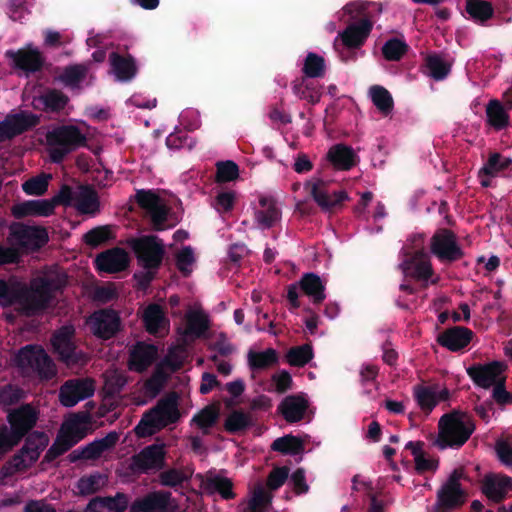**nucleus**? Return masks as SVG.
Segmentation results:
<instances>
[{
    "label": "nucleus",
    "mask_w": 512,
    "mask_h": 512,
    "mask_svg": "<svg viewBox=\"0 0 512 512\" xmlns=\"http://www.w3.org/2000/svg\"><path fill=\"white\" fill-rule=\"evenodd\" d=\"M180 417L178 395L172 393L160 399L154 407L144 412L134 428V432L139 438L152 436L165 427L177 423Z\"/></svg>",
    "instance_id": "nucleus-1"
},
{
    "label": "nucleus",
    "mask_w": 512,
    "mask_h": 512,
    "mask_svg": "<svg viewBox=\"0 0 512 512\" xmlns=\"http://www.w3.org/2000/svg\"><path fill=\"white\" fill-rule=\"evenodd\" d=\"M438 428L439 433L435 445L443 450L462 447L474 432L475 424L467 413L453 410L440 418Z\"/></svg>",
    "instance_id": "nucleus-2"
},
{
    "label": "nucleus",
    "mask_w": 512,
    "mask_h": 512,
    "mask_svg": "<svg viewBox=\"0 0 512 512\" xmlns=\"http://www.w3.org/2000/svg\"><path fill=\"white\" fill-rule=\"evenodd\" d=\"M18 304V314L33 317L44 312L49 305L35 296L26 285L8 282L0 278V305L10 307Z\"/></svg>",
    "instance_id": "nucleus-3"
},
{
    "label": "nucleus",
    "mask_w": 512,
    "mask_h": 512,
    "mask_svg": "<svg viewBox=\"0 0 512 512\" xmlns=\"http://www.w3.org/2000/svg\"><path fill=\"white\" fill-rule=\"evenodd\" d=\"M48 443L49 437L45 432L33 431L27 434L22 448L0 468V475L7 478L28 470L37 462Z\"/></svg>",
    "instance_id": "nucleus-4"
},
{
    "label": "nucleus",
    "mask_w": 512,
    "mask_h": 512,
    "mask_svg": "<svg viewBox=\"0 0 512 512\" xmlns=\"http://www.w3.org/2000/svg\"><path fill=\"white\" fill-rule=\"evenodd\" d=\"M46 142L53 163H61L68 154L88 146L86 135L75 125H61L48 131Z\"/></svg>",
    "instance_id": "nucleus-5"
},
{
    "label": "nucleus",
    "mask_w": 512,
    "mask_h": 512,
    "mask_svg": "<svg viewBox=\"0 0 512 512\" xmlns=\"http://www.w3.org/2000/svg\"><path fill=\"white\" fill-rule=\"evenodd\" d=\"M14 362L23 372L33 373L41 380H51L57 373L53 360L40 345L29 344L20 348Z\"/></svg>",
    "instance_id": "nucleus-6"
},
{
    "label": "nucleus",
    "mask_w": 512,
    "mask_h": 512,
    "mask_svg": "<svg viewBox=\"0 0 512 512\" xmlns=\"http://www.w3.org/2000/svg\"><path fill=\"white\" fill-rule=\"evenodd\" d=\"M343 10L350 15L353 22L339 33V37L343 46L350 53L351 50L359 49L365 44L373 29V22L366 17L356 21V18L364 13L365 7L362 4L348 3Z\"/></svg>",
    "instance_id": "nucleus-7"
},
{
    "label": "nucleus",
    "mask_w": 512,
    "mask_h": 512,
    "mask_svg": "<svg viewBox=\"0 0 512 512\" xmlns=\"http://www.w3.org/2000/svg\"><path fill=\"white\" fill-rule=\"evenodd\" d=\"M139 264L145 270H158L165 254L164 245L155 235H145L129 241Z\"/></svg>",
    "instance_id": "nucleus-8"
},
{
    "label": "nucleus",
    "mask_w": 512,
    "mask_h": 512,
    "mask_svg": "<svg viewBox=\"0 0 512 512\" xmlns=\"http://www.w3.org/2000/svg\"><path fill=\"white\" fill-rule=\"evenodd\" d=\"M431 253L444 264L461 260L465 253L457 241L456 234L448 229H438L430 239Z\"/></svg>",
    "instance_id": "nucleus-9"
},
{
    "label": "nucleus",
    "mask_w": 512,
    "mask_h": 512,
    "mask_svg": "<svg viewBox=\"0 0 512 512\" xmlns=\"http://www.w3.org/2000/svg\"><path fill=\"white\" fill-rule=\"evenodd\" d=\"M8 241L13 246L36 251L48 243L49 236L44 227L17 222L10 226Z\"/></svg>",
    "instance_id": "nucleus-10"
},
{
    "label": "nucleus",
    "mask_w": 512,
    "mask_h": 512,
    "mask_svg": "<svg viewBox=\"0 0 512 512\" xmlns=\"http://www.w3.org/2000/svg\"><path fill=\"white\" fill-rule=\"evenodd\" d=\"M74 337L75 328L73 325L61 326L51 337V344L55 353L67 365L79 364L85 360V355L77 350Z\"/></svg>",
    "instance_id": "nucleus-11"
},
{
    "label": "nucleus",
    "mask_w": 512,
    "mask_h": 512,
    "mask_svg": "<svg viewBox=\"0 0 512 512\" xmlns=\"http://www.w3.org/2000/svg\"><path fill=\"white\" fill-rule=\"evenodd\" d=\"M165 466V445L154 443L131 457L129 469L134 474H148L150 471H159Z\"/></svg>",
    "instance_id": "nucleus-12"
},
{
    "label": "nucleus",
    "mask_w": 512,
    "mask_h": 512,
    "mask_svg": "<svg viewBox=\"0 0 512 512\" xmlns=\"http://www.w3.org/2000/svg\"><path fill=\"white\" fill-rule=\"evenodd\" d=\"M38 419L39 411L31 404H22L7 414L9 431L19 443L34 428Z\"/></svg>",
    "instance_id": "nucleus-13"
},
{
    "label": "nucleus",
    "mask_w": 512,
    "mask_h": 512,
    "mask_svg": "<svg viewBox=\"0 0 512 512\" xmlns=\"http://www.w3.org/2000/svg\"><path fill=\"white\" fill-rule=\"evenodd\" d=\"M305 189L309 191L314 201L323 211H332L337 209L349 199L347 192L344 190L330 193L328 190V183L322 179L307 181L305 183Z\"/></svg>",
    "instance_id": "nucleus-14"
},
{
    "label": "nucleus",
    "mask_w": 512,
    "mask_h": 512,
    "mask_svg": "<svg viewBox=\"0 0 512 512\" xmlns=\"http://www.w3.org/2000/svg\"><path fill=\"white\" fill-rule=\"evenodd\" d=\"M95 382L90 378H76L67 380L59 391L60 403L65 407H73L78 402L93 396Z\"/></svg>",
    "instance_id": "nucleus-15"
},
{
    "label": "nucleus",
    "mask_w": 512,
    "mask_h": 512,
    "mask_svg": "<svg viewBox=\"0 0 512 512\" xmlns=\"http://www.w3.org/2000/svg\"><path fill=\"white\" fill-rule=\"evenodd\" d=\"M90 327L97 338L108 340L120 331L121 318L114 309H100L90 316Z\"/></svg>",
    "instance_id": "nucleus-16"
},
{
    "label": "nucleus",
    "mask_w": 512,
    "mask_h": 512,
    "mask_svg": "<svg viewBox=\"0 0 512 512\" xmlns=\"http://www.w3.org/2000/svg\"><path fill=\"white\" fill-rule=\"evenodd\" d=\"M399 268L406 277L417 281H427L433 275L431 261L423 250L407 253Z\"/></svg>",
    "instance_id": "nucleus-17"
},
{
    "label": "nucleus",
    "mask_w": 512,
    "mask_h": 512,
    "mask_svg": "<svg viewBox=\"0 0 512 512\" xmlns=\"http://www.w3.org/2000/svg\"><path fill=\"white\" fill-rule=\"evenodd\" d=\"M507 366L500 361H492L486 364H474L467 368V374L475 385L488 389L500 382L502 373Z\"/></svg>",
    "instance_id": "nucleus-18"
},
{
    "label": "nucleus",
    "mask_w": 512,
    "mask_h": 512,
    "mask_svg": "<svg viewBox=\"0 0 512 512\" xmlns=\"http://www.w3.org/2000/svg\"><path fill=\"white\" fill-rule=\"evenodd\" d=\"M91 425V414L88 411H80L72 414L65 420L59 432L68 439L69 442H73V446H75L88 435L91 431Z\"/></svg>",
    "instance_id": "nucleus-19"
},
{
    "label": "nucleus",
    "mask_w": 512,
    "mask_h": 512,
    "mask_svg": "<svg viewBox=\"0 0 512 512\" xmlns=\"http://www.w3.org/2000/svg\"><path fill=\"white\" fill-rule=\"evenodd\" d=\"M5 56L13 61L15 68L27 74L41 71L45 63L43 54L38 49L31 47L17 51L7 50Z\"/></svg>",
    "instance_id": "nucleus-20"
},
{
    "label": "nucleus",
    "mask_w": 512,
    "mask_h": 512,
    "mask_svg": "<svg viewBox=\"0 0 512 512\" xmlns=\"http://www.w3.org/2000/svg\"><path fill=\"white\" fill-rule=\"evenodd\" d=\"M158 349L154 344L137 342L130 350L129 369L142 373L150 367L156 360Z\"/></svg>",
    "instance_id": "nucleus-21"
},
{
    "label": "nucleus",
    "mask_w": 512,
    "mask_h": 512,
    "mask_svg": "<svg viewBox=\"0 0 512 512\" xmlns=\"http://www.w3.org/2000/svg\"><path fill=\"white\" fill-rule=\"evenodd\" d=\"M473 331L463 326H454L446 329L437 337V342L442 347L457 352L469 345L473 338Z\"/></svg>",
    "instance_id": "nucleus-22"
},
{
    "label": "nucleus",
    "mask_w": 512,
    "mask_h": 512,
    "mask_svg": "<svg viewBox=\"0 0 512 512\" xmlns=\"http://www.w3.org/2000/svg\"><path fill=\"white\" fill-rule=\"evenodd\" d=\"M99 271L117 273L125 270L129 265L127 252L122 248H112L100 253L95 259Z\"/></svg>",
    "instance_id": "nucleus-23"
},
{
    "label": "nucleus",
    "mask_w": 512,
    "mask_h": 512,
    "mask_svg": "<svg viewBox=\"0 0 512 512\" xmlns=\"http://www.w3.org/2000/svg\"><path fill=\"white\" fill-rule=\"evenodd\" d=\"M171 499L168 491H154L137 498L130 505V512H165Z\"/></svg>",
    "instance_id": "nucleus-24"
},
{
    "label": "nucleus",
    "mask_w": 512,
    "mask_h": 512,
    "mask_svg": "<svg viewBox=\"0 0 512 512\" xmlns=\"http://www.w3.org/2000/svg\"><path fill=\"white\" fill-rule=\"evenodd\" d=\"M129 506V496L123 492H117L115 496H97L88 503L91 512H125Z\"/></svg>",
    "instance_id": "nucleus-25"
},
{
    "label": "nucleus",
    "mask_w": 512,
    "mask_h": 512,
    "mask_svg": "<svg viewBox=\"0 0 512 512\" xmlns=\"http://www.w3.org/2000/svg\"><path fill=\"white\" fill-rule=\"evenodd\" d=\"M512 489V478L506 475H487L482 484V492L495 503L502 502Z\"/></svg>",
    "instance_id": "nucleus-26"
},
{
    "label": "nucleus",
    "mask_w": 512,
    "mask_h": 512,
    "mask_svg": "<svg viewBox=\"0 0 512 512\" xmlns=\"http://www.w3.org/2000/svg\"><path fill=\"white\" fill-rule=\"evenodd\" d=\"M53 213V205L49 199L27 200L14 205L12 208V215L16 219H23L28 216L48 217Z\"/></svg>",
    "instance_id": "nucleus-27"
},
{
    "label": "nucleus",
    "mask_w": 512,
    "mask_h": 512,
    "mask_svg": "<svg viewBox=\"0 0 512 512\" xmlns=\"http://www.w3.org/2000/svg\"><path fill=\"white\" fill-rule=\"evenodd\" d=\"M308 401L300 395L285 397L278 406V411L288 423H296L304 418Z\"/></svg>",
    "instance_id": "nucleus-28"
},
{
    "label": "nucleus",
    "mask_w": 512,
    "mask_h": 512,
    "mask_svg": "<svg viewBox=\"0 0 512 512\" xmlns=\"http://www.w3.org/2000/svg\"><path fill=\"white\" fill-rule=\"evenodd\" d=\"M69 97L60 90L49 88L40 96L34 98L35 108H41L45 112L58 113L66 107Z\"/></svg>",
    "instance_id": "nucleus-29"
},
{
    "label": "nucleus",
    "mask_w": 512,
    "mask_h": 512,
    "mask_svg": "<svg viewBox=\"0 0 512 512\" xmlns=\"http://www.w3.org/2000/svg\"><path fill=\"white\" fill-rule=\"evenodd\" d=\"M327 159L334 168L342 171L352 169L358 162L355 151L345 144L332 146L327 153Z\"/></svg>",
    "instance_id": "nucleus-30"
},
{
    "label": "nucleus",
    "mask_w": 512,
    "mask_h": 512,
    "mask_svg": "<svg viewBox=\"0 0 512 512\" xmlns=\"http://www.w3.org/2000/svg\"><path fill=\"white\" fill-rule=\"evenodd\" d=\"M298 284L300 290L312 300L313 304L318 305L325 300V284L319 275L313 272L304 273Z\"/></svg>",
    "instance_id": "nucleus-31"
},
{
    "label": "nucleus",
    "mask_w": 512,
    "mask_h": 512,
    "mask_svg": "<svg viewBox=\"0 0 512 512\" xmlns=\"http://www.w3.org/2000/svg\"><path fill=\"white\" fill-rule=\"evenodd\" d=\"M110 64L116 78L120 81H130L137 74V66L132 55L122 56L117 52L109 55Z\"/></svg>",
    "instance_id": "nucleus-32"
},
{
    "label": "nucleus",
    "mask_w": 512,
    "mask_h": 512,
    "mask_svg": "<svg viewBox=\"0 0 512 512\" xmlns=\"http://www.w3.org/2000/svg\"><path fill=\"white\" fill-rule=\"evenodd\" d=\"M465 502V492L461 487L443 484L437 493V506L442 512L462 506Z\"/></svg>",
    "instance_id": "nucleus-33"
},
{
    "label": "nucleus",
    "mask_w": 512,
    "mask_h": 512,
    "mask_svg": "<svg viewBox=\"0 0 512 512\" xmlns=\"http://www.w3.org/2000/svg\"><path fill=\"white\" fill-rule=\"evenodd\" d=\"M142 320L146 331L151 335L159 334L168 324L162 307L156 303L149 304L145 308Z\"/></svg>",
    "instance_id": "nucleus-34"
},
{
    "label": "nucleus",
    "mask_w": 512,
    "mask_h": 512,
    "mask_svg": "<svg viewBox=\"0 0 512 512\" xmlns=\"http://www.w3.org/2000/svg\"><path fill=\"white\" fill-rule=\"evenodd\" d=\"M262 209L255 211V220L260 228L269 229L280 219L281 212L272 198L261 197Z\"/></svg>",
    "instance_id": "nucleus-35"
},
{
    "label": "nucleus",
    "mask_w": 512,
    "mask_h": 512,
    "mask_svg": "<svg viewBox=\"0 0 512 512\" xmlns=\"http://www.w3.org/2000/svg\"><path fill=\"white\" fill-rule=\"evenodd\" d=\"M74 206L82 214L97 213L100 208V201L96 190L89 185L81 186L75 196Z\"/></svg>",
    "instance_id": "nucleus-36"
},
{
    "label": "nucleus",
    "mask_w": 512,
    "mask_h": 512,
    "mask_svg": "<svg viewBox=\"0 0 512 512\" xmlns=\"http://www.w3.org/2000/svg\"><path fill=\"white\" fill-rule=\"evenodd\" d=\"M425 67L432 79L441 81L450 74L452 62L441 54L432 53L426 56Z\"/></svg>",
    "instance_id": "nucleus-37"
},
{
    "label": "nucleus",
    "mask_w": 512,
    "mask_h": 512,
    "mask_svg": "<svg viewBox=\"0 0 512 512\" xmlns=\"http://www.w3.org/2000/svg\"><path fill=\"white\" fill-rule=\"evenodd\" d=\"M185 335L201 338L209 329L210 323L207 315L202 311L190 310L185 315Z\"/></svg>",
    "instance_id": "nucleus-38"
},
{
    "label": "nucleus",
    "mask_w": 512,
    "mask_h": 512,
    "mask_svg": "<svg viewBox=\"0 0 512 512\" xmlns=\"http://www.w3.org/2000/svg\"><path fill=\"white\" fill-rule=\"evenodd\" d=\"M486 117L487 123L497 131L505 129L509 124V115L497 99L490 100L487 104Z\"/></svg>",
    "instance_id": "nucleus-39"
},
{
    "label": "nucleus",
    "mask_w": 512,
    "mask_h": 512,
    "mask_svg": "<svg viewBox=\"0 0 512 512\" xmlns=\"http://www.w3.org/2000/svg\"><path fill=\"white\" fill-rule=\"evenodd\" d=\"M219 415L217 406L207 405L192 417L190 424L201 429L203 435H208L210 429L217 423Z\"/></svg>",
    "instance_id": "nucleus-40"
},
{
    "label": "nucleus",
    "mask_w": 512,
    "mask_h": 512,
    "mask_svg": "<svg viewBox=\"0 0 512 512\" xmlns=\"http://www.w3.org/2000/svg\"><path fill=\"white\" fill-rule=\"evenodd\" d=\"M292 91L299 99L307 100L311 104L318 103L321 98L319 89L305 76L292 82Z\"/></svg>",
    "instance_id": "nucleus-41"
},
{
    "label": "nucleus",
    "mask_w": 512,
    "mask_h": 512,
    "mask_svg": "<svg viewBox=\"0 0 512 512\" xmlns=\"http://www.w3.org/2000/svg\"><path fill=\"white\" fill-rule=\"evenodd\" d=\"M253 425L252 417L242 410H233L225 419L223 427L230 434L244 432Z\"/></svg>",
    "instance_id": "nucleus-42"
},
{
    "label": "nucleus",
    "mask_w": 512,
    "mask_h": 512,
    "mask_svg": "<svg viewBox=\"0 0 512 512\" xmlns=\"http://www.w3.org/2000/svg\"><path fill=\"white\" fill-rule=\"evenodd\" d=\"M413 396L418 406L426 414H429L438 404L437 391L434 386L416 385L413 388Z\"/></svg>",
    "instance_id": "nucleus-43"
},
{
    "label": "nucleus",
    "mask_w": 512,
    "mask_h": 512,
    "mask_svg": "<svg viewBox=\"0 0 512 512\" xmlns=\"http://www.w3.org/2000/svg\"><path fill=\"white\" fill-rule=\"evenodd\" d=\"M278 361V355L275 349L268 348L265 351L248 353V364L251 370L261 371L270 368Z\"/></svg>",
    "instance_id": "nucleus-44"
},
{
    "label": "nucleus",
    "mask_w": 512,
    "mask_h": 512,
    "mask_svg": "<svg viewBox=\"0 0 512 512\" xmlns=\"http://www.w3.org/2000/svg\"><path fill=\"white\" fill-rule=\"evenodd\" d=\"M273 451L283 455H298L304 451L303 441L291 434L275 439L271 445Z\"/></svg>",
    "instance_id": "nucleus-45"
},
{
    "label": "nucleus",
    "mask_w": 512,
    "mask_h": 512,
    "mask_svg": "<svg viewBox=\"0 0 512 512\" xmlns=\"http://www.w3.org/2000/svg\"><path fill=\"white\" fill-rule=\"evenodd\" d=\"M371 100L375 107L384 115H389L394 108L391 93L383 86L374 85L369 90Z\"/></svg>",
    "instance_id": "nucleus-46"
},
{
    "label": "nucleus",
    "mask_w": 512,
    "mask_h": 512,
    "mask_svg": "<svg viewBox=\"0 0 512 512\" xmlns=\"http://www.w3.org/2000/svg\"><path fill=\"white\" fill-rule=\"evenodd\" d=\"M466 12L475 22L484 23L492 18L494 9L488 1L468 0L466 3Z\"/></svg>",
    "instance_id": "nucleus-47"
},
{
    "label": "nucleus",
    "mask_w": 512,
    "mask_h": 512,
    "mask_svg": "<svg viewBox=\"0 0 512 512\" xmlns=\"http://www.w3.org/2000/svg\"><path fill=\"white\" fill-rule=\"evenodd\" d=\"M511 164V158L505 157L498 152H493L490 153L486 163L481 168V174L497 177L501 172L508 169Z\"/></svg>",
    "instance_id": "nucleus-48"
},
{
    "label": "nucleus",
    "mask_w": 512,
    "mask_h": 512,
    "mask_svg": "<svg viewBox=\"0 0 512 512\" xmlns=\"http://www.w3.org/2000/svg\"><path fill=\"white\" fill-rule=\"evenodd\" d=\"M7 116L9 120H11V124L17 136L31 130L40 123V117L31 112L21 111Z\"/></svg>",
    "instance_id": "nucleus-49"
},
{
    "label": "nucleus",
    "mask_w": 512,
    "mask_h": 512,
    "mask_svg": "<svg viewBox=\"0 0 512 512\" xmlns=\"http://www.w3.org/2000/svg\"><path fill=\"white\" fill-rule=\"evenodd\" d=\"M303 76L307 78H322L326 72L325 60L322 56L309 52L305 57L303 67Z\"/></svg>",
    "instance_id": "nucleus-50"
},
{
    "label": "nucleus",
    "mask_w": 512,
    "mask_h": 512,
    "mask_svg": "<svg viewBox=\"0 0 512 512\" xmlns=\"http://www.w3.org/2000/svg\"><path fill=\"white\" fill-rule=\"evenodd\" d=\"M114 238L112 226H97L83 235V241L86 245L96 248L105 244Z\"/></svg>",
    "instance_id": "nucleus-51"
},
{
    "label": "nucleus",
    "mask_w": 512,
    "mask_h": 512,
    "mask_svg": "<svg viewBox=\"0 0 512 512\" xmlns=\"http://www.w3.org/2000/svg\"><path fill=\"white\" fill-rule=\"evenodd\" d=\"M313 349L310 344L292 347L286 354L287 362L294 367H304L313 358Z\"/></svg>",
    "instance_id": "nucleus-52"
},
{
    "label": "nucleus",
    "mask_w": 512,
    "mask_h": 512,
    "mask_svg": "<svg viewBox=\"0 0 512 512\" xmlns=\"http://www.w3.org/2000/svg\"><path fill=\"white\" fill-rule=\"evenodd\" d=\"M107 477L101 473H94L81 477L77 482L79 494L86 496L96 493L105 485Z\"/></svg>",
    "instance_id": "nucleus-53"
},
{
    "label": "nucleus",
    "mask_w": 512,
    "mask_h": 512,
    "mask_svg": "<svg viewBox=\"0 0 512 512\" xmlns=\"http://www.w3.org/2000/svg\"><path fill=\"white\" fill-rule=\"evenodd\" d=\"M408 50V44L399 38L388 39L381 48L382 55L387 61H400Z\"/></svg>",
    "instance_id": "nucleus-54"
},
{
    "label": "nucleus",
    "mask_w": 512,
    "mask_h": 512,
    "mask_svg": "<svg viewBox=\"0 0 512 512\" xmlns=\"http://www.w3.org/2000/svg\"><path fill=\"white\" fill-rule=\"evenodd\" d=\"M87 68L81 64L69 65L64 68L59 80L67 87H78L85 79Z\"/></svg>",
    "instance_id": "nucleus-55"
},
{
    "label": "nucleus",
    "mask_w": 512,
    "mask_h": 512,
    "mask_svg": "<svg viewBox=\"0 0 512 512\" xmlns=\"http://www.w3.org/2000/svg\"><path fill=\"white\" fill-rule=\"evenodd\" d=\"M206 487L212 492H217L223 499L230 500L236 497L233 492V482L226 477L216 475L206 482Z\"/></svg>",
    "instance_id": "nucleus-56"
},
{
    "label": "nucleus",
    "mask_w": 512,
    "mask_h": 512,
    "mask_svg": "<svg viewBox=\"0 0 512 512\" xmlns=\"http://www.w3.org/2000/svg\"><path fill=\"white\" fill-rule=\"evenodd\" d=\"M73 447V442H69L60 432L58 433L54 443L47 450L41 464L51 463L59 456L66 453Z\"/></svg>",
    "instance_id": "nucleus-57"
},
{
    "label": "nucleus",
    "mask_w": 512,
    "mask_h": 512,
    "mask_svg": "<svg viewBox=\"0 0 512 512\" xmlns=\"http://www.w3.org/2000/svg\"><path fill=\"white\" fill-rule=\"evenodd\" d=\"M29 291L49 305L53 298L54 281L44 277L38 278L32 282Z\"/></svg>",
    "instance_id": "nucleus-58"
},
{
    "label": "nucleus",
    "mask_w": 512,
    "mask_h": 512,
    "mask_svg": "<svg viewBox=\"0 0 512 512\" xmlns=\"http://www.w3.org/2000/svg\"><path fill=\"white\" fill-rule=\"evenodd\" d=\"M169 213L170 208L163 202V200L149 213H147L154 230L162 231L170 227V225L166 224Z\"/></svg>",
    "instance_id": "nucleus-59"
},
{
    "label": "nucleus",
    "mask_w": 512,
    "mask_h": 512,
    "mask_svg": "<svg viewBox=\"0 0 512 512\" xmlns=\"http://www.w3.org/2000/svg\"><path fill=\"white\" fill-rule=\"evenodd\" d=\"M238 176L239 167L234 161L227 160L216 164V181L218 183L234 181Z\"/></svg>",
    "instance_id": "nucleus-60"
},
{
    "label": "nucleus",
    "mask_w": 512,
    "mask_h": 512,
    "mask_svg": "<svg viewBox=\"0 0 512 512\" xmlns=\"http://www.w3.org/2000/svg\"><path fill=\"white\" fill-rule=\"evenodd\" d=\"M50 177V175L46 174L32 177L22 184V189L27 195L42 196L48 189Z\"/></svg>",
    "instance_id": "nucleus-61"
},
{
    "label": "nucleus",
    "mask_w": 512,
    "mask_h": 512,
    "mask_svg": "<svg viewBox=\"0 0 512 512\" xmlns=\"http://www.w3.org/2000/svg\"><path fill=\"white\" fill-rule=\"evenodd\" d=\"M135 200L138 206L143 209L146 214L149 213L162 199L152 190H137Z\"/></svg>",
    "instance_id": "nucleus-62"
},
{
    "label": "nucleus",
    "mask_w": 512,
    "mask_h": 512,
    "mask_svg": "<svg viewBox=\"0 0 512 512\" xmlns=\"http://www.w3.org/2000/svg\"><path fill=\"white\" fill-rule=\"evenodd\" d=\"M195 262L194 252L190 246L182 248L176 255V266L184 277H188L192 270L191 266Z\"/></svg>",
    "instance_id": "nucleus-63"
},
{
    "label": "nucleus",
    "mask_w": 512,
    "mask_h": 512,
    "mask_svg": "<svg viewBox=\"0 0 512 512\" xmlns=\"http://www.w3.org/2000/svg\"><path fill=\"white\" fill-rule=\"evenodd\" d=\"M290 469L287 466L273 468L267 476L266 485L269 490L275 491L284 485L289 477Z\"/></svg>",
    "instance_id": "nucleus-64"
}]
</instances>
